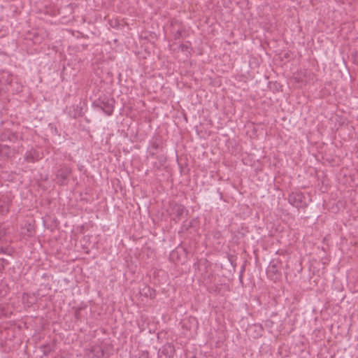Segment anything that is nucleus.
<instances>
[{"label":"nucleus","mask_w":358,"mask_h":358,"mask_svg":"<svg viewBox=\"0 0 358 358\" xmlns=\"http://www.w3.org/2000/svg\"><path fill=\"white\" fill-rule=\"evenodd\" d=\"M115 101L113 97H109L106 95L100 96L94 104L100 108L106 115H110L114 109Z\"/></svg>","instance_id":"nucleus-1"},{"label":"nucleus","mask_w":358,"mask_h":358,"mask_svg":"<svg viewBox=\"0 0 358 358\" xmlns=\"http://www.w3.org/2000/svg\"><path fill=\"white\" fill-rule=\"evenodd\" d=\"M188 211L185 210V207L177 203H171L170 204L169 214L171 216V220L176 222H179L184 215H187Z\"/></svg>","instance_id":"nucleus-2"},{"label":"nucleus","mask_w":358,"mask_h":358,"mask_svg":"<svg viewBox=\"0 0 358 358\" xmlns=\"http://www.w3.org/2000/svg\"><path fill=\"white\" fill-rule=\"evenodd\" d=\"M71 169L67 166H61L56 172V181L59 185L68 184L69 178L71 174Z\"/></svg>","instance_id":"nucleus-3"},{"label":"nucleus","mask_w":358,"mask_h":358,"mask_svg":"<svg viewBox=\"0 0 358 358\" xmlns=\"http://www.w3.org/2000/svg\"><path fill=\"white\" fill-rule=\"evenodd\" d=\"M289 203L297 208H305L307 203L305 201V196L301 192H292L288 197Z\"/></svg>","instance_id":"nucleus-4"},{"label":"nucleus","mask_w":358,"mask_h":358,"mask_svg":"<svg viewBox=\"0 0 358 358\" xmlns=\"http://www.w3.org/2000/svg\"><path fill=\"white\" fill-rule=\"evenodd\" d=\"M15 79L16 78L8 72H2L0 74V83L6 85L7 91L10 90L9 87H13V82Z\"/></svg>","instance_id":"nucleus-5"},{"label":"nucleus","mask_w":358,"mask_h":358,"mask_svg":"<svg viewBox=\"0 0 358 358\" xmlns=\"http://www.w3.org/2000/svg\"><path fill=\"white\" fill-rule=\"evenodd\" d=\"M175 353V348L171 343H166L162 349L159 358H171Z\"/></svg>","instance_id":"nucleus-6"},{"label":"nucleus","mask_w":358,"mask_h":358,"mask_svg":"<svg viewBox=\"0 0 358 358\" xmlns=\"http://www.w3.org/2000/svg\"><path fill=\"white\" fill-rule=\"evenodd\" d=\"M0 140L2 141H9L10 142H16L21 140V137L17 133L11 131H5L0 134Z\"/></svg>","instance_id":"nucleus-7"},{"label":"nucleus","mask_w":358,"mask_h":358,"mask_svg":"<svg viewBox=\"0 0 358 358\" xmlns=\"http://www.w3.org/2000/svg\"><path fill=\"white\" fill-rule=\"evenodd\" d=\"M163 148V143L159 138L153 139L150 143L149 148V154L150 156H155L157 152V150H162Z\"/></svg>","instance_id":"nucleus-8"},{"label":"nucleus","mask_w":358,"mask_h":358,"mask_svg":"<svg viewBox=\"0 0 358 358\" xmlns=\"http://www.w3.org/2000/svg\"><path fill=\"white\" fill-rule=\"evenodd\" d=\"M40 159V154L36 150L31 149L26 152L24 155V159L27 162L34 163Z\"/></svg>","instance_id":"nucleus-9"},{"label":"nucleus","mask_w":358,"mask_h":358,"mask_svg":"<svg viewBox=\"0 0 358 358\" xmlns=\"http://www.w3.org/2000/svg\"><path fill=\"white\" fill-rule=\"evenodd\" d=\"M12 155V150L10 146L0 144V160L9 159Z\"/></svg>","instance_id":"nucleus-10"},{"label":"nucleus","mask_w":358,"mask_h":358,"mask_svg":"<svg viewBox=\"0 0 358 358\" xmlns=\"http://www.w3.org/2000/svg\"><path fill=\"white\" fill-rule=\"evenodd\" d=\"M22 86L17 82V78L13 82V87H9L10 90L13 94L18 93L22 90Z\"/></svg>","instance_id":"nucleus-11"},{"label":"nucleus","mask_w":358,"mask_h":358,"mask_svg":"<svg viewBox=\"0 0 358 358\" xmlns=\"http://www.w3.org/2000/svg\"><path fill=\"white\" fill-rule=\"evenodd\" d=\"M179 49L182 52H187L190 53L191 48V43L189 41H187L185 43H182L179 45Z\"/></svg>","instance_id":"nucleus-12"},{"label":"nucleus","mask_w":358,"mask_h":358,"mask_svg":"<svg viewBox=\"0 0 358 358\" xmlns=\"http://www.w3.org/2000/svg\"><path fill=\"white\" fill-rule=\"evenodd\" d=\"M185 32V29L183 28H180L176 31L173 33V38L175 40H178L183 38V34Z\"/></svg>","instance_id":"nucleus-13"},{"label":"nucleus","mask_w":358,"mask_h":358,"mask_svg":"<svg viewBox=\"0 0 358 358\" xmlns=\"http://www.w3.org/2000/svg\"><path fill=\"white\" fill-rule=\"evenodd\" d=\"M144 290H146V292H145V295L146 296H150V298H154L155 297V291L152 289H150V287H148L146 289H145Z\"/></svg>","instance_id":"nucleus-14"},{"label":"nucleus","mask_w":358,"mask_h":358,"mask_svg":"<svg viewBox=\"0 0 358 358\" xmlns=\"http://www.w3.org/2000/svg\"><path fill=\"white\" fill-rule=\"evenodd\" d=\"M192 227V221H185L182 226V230H187Z\"/></svg>","instance_id":"nucleus-15"},{"label":"nucleus","mask_w":358,"mask_h":358,"mask_svg":"<svg viewBox=\"0 0 358 358\" xmlns=\"http://www.w3.org/2000/svg\"><path fill=\"white\" fill-rule=\"evenodd\" d=\"M6 235V229L4 228L0 227V241H2V238Z\"/></svg>","instance_id":"nucleus-16"},{"label":"nucleus","mask_w":358,"mask_h":358,"mask_svg":"<svg viewBox=\"0 0 358 358\" xmlns=\"http://www.w3.org/2000/svg\"><path fill=\"white\" fill-rule=\"evenodd\" d=\"M140 358H149V354L148 352H143Z\"/></svg>","instance_id":"nucleus-17"},{"label":"nucleus","mask_w":358,"mask_h":358,"mask_svg":"<svg viewBox=\"0 0 358 358\" xmlns=\"http://www.w3.org/2000/svg\"><path fill=\"white\" fill-rule=\"evenodd\" d=\"M189 320L190 322H194L196 324H198L197 320L194 317H191Z\"/></svg>","instance_id":"nucleus-18"},{"label":"nucleus","mask_w":358,"mask_h":358,"mask_svg":"<svg viewBox=\"0 0 358 358\" xmlns=\"http://www.w3.org/2000/svg\"><path fill=\"white\" fill-rule=\"evenodd\" d=\"M244 268H243L242 271H241V275H240V279L241 280L242 279V275H243V272L244 271Z\"/></svg>","instance_id":"nucleus-19"},{"label":"nucleus","mask_w":358,"mask_h":358,"mask_svg":"<svg viewBox=\"0 0 358 358\" xmlns=\"http://www.w3.org/2000/svg\"><path fill=\"white\" fill-rule=\"evenodd\" d=\"M4 250L3 248H0V253H4Z\"/></svg>","instance_id":"nucleus-20"},{"label":"nucleus","mask_w":358,"mask_h":358,"mask_svg":"<svg viewBox=\"0 0 358 358\" xmlns=\"http://www.w3.org/2000/svg\"><path fill=\"white\" fill-rule=\"evenodd\" d=\"M101 357H103V355H104V352H103V350H101Z\"/></svg>","instance_id":"nucleus-21"}]
</instances>
